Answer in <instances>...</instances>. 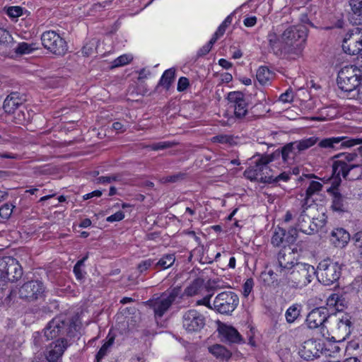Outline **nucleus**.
Here are the masks:
<instances>
[{"label": "nucleus", "instance_id": "f257e3e1", "mask_svg": "<svg viewBox=\"0 0 362 362\" xmlns=\"http://www.w3.org/2000/svg\"><path fill=\"white\" fill-rule=\"evenodd\" d=\"M356 158V153L349 152L340 153L332 157V172L334 177L332 180L331 187L327 191L332 197L331 208L334 211L342 213L348 209L349 198L342 195L338 189L341 182L340 176L349 180H356L361 177V173L356 175H350L352 170L361 165L360 163H353Z\"/></svg>", "mask_w": 362, "mask_h": 362}, {"label": "nucleus", "instance_id": "f03ea898", "mask_svg": "<svg viewBox=\"0 0 362 362\" xmlns=\"http://www.w3.org/2000/svg\"><path fill=\"white\" fill-rule=\"evenodd\" d=\"M280 158H281V155L279 153V149L269 155H255L252 158L254 160V165H250L245 170L244 176L250 181L271 184L272 171L268 165L270 162Z\"/></svg>", "mask_w": 362, "mask_h": 362}, {"label": "nucleus", "instance_id": "7ed1b4c3", "mask_svg": "<svg viewBox=\"0 0 362 362\" xmlns=\"http://www.w3.org/2000/svg\"><path fill=\"white\" fill-rule=\"evenodd\" d=\"M308 37V29L303 25L290 26L281 34L288 59H296L302 55Z\"/></svg>", "mask_w": 362, "mask_h": 362}, {"label": "nucleus", "instance_id": "20e7f679", "mask_svg": "<svg viewBox=\"0 0 362 362\" xmlns=\"http://www.w3.org/2000/svg\"><path fill=\"white\" fill-rule=\"evenodd\" d=\"M77 325L74 317L59 315L53 318L44 329V335L47 339L67 340L74 337Z\"/></svg>", "mask_w": 362, "mask_h": 362}, {"label": "nucleus", "instance_id": "39448f33", "mask_svg": "<svg viewBox=\"0 0 362 362\" xmlns=\"http://www.w3.org/2000/svg\"><path fill=\"white\" fill-rule=\"evenodd\" d=\"M180 294L181 287L175 286L159 297L148 300L146 304L153 309L156 318H161Z\"/></svg>", "mask_w": 362, "mask_h": 362}, {"label": "nucleus", "instance_id": "423d86ee", "mask_svg": "<svg viewBox=\"0 0 362 362\" xmlns=\"http://www.w3.org/2000/svg\"><path fill=\"white\" fill-rule=\"evenodd\" d=\"M361 78V71L357 66H346L338 73L337 85L345 92H352L357 88H359Z\"/></svg>", "mask_w": 362, "mask_h": 362}, {"label": "nucleus", "instance_id": "0eeeda50", "mask_svg": "<svg viewBox=\"0 0 362 362\" xmlns=\"http://www.w3.org/2000/svg\"><path fill=\"white\" fill-rule=\"evenodd\" d=\"M284 276L293 287L303 288L310 284L315 276V269L308 264L299 263Z\"/></svg>", "mask_w": 362, "mask_h": 362}, {"label": "nucleus", "instance_id": "6e6552de", "mask_svg": "<svg viewBox=\"0 0 362 362\" xmlns=\"http://www.w3.org/2000/svg\"><path fill=\"white\" fill-rule=\"evenodd\" d=\"M341 270L338 263L330 259H324L319 263L315 269V276L320 283L330 286L337 282L341 274Z\"/></svg>", "mask_w": 362, "mask_h": 362}, {"label": "nucleus", "instance_id": "1a4fd4ad", "mask_svg": "<svg viewBox=\"0 0 362 362\" xmlns=\"http://www.w3.org/2000/svg\"><path fill=\"white\" fill-rule=\"evenodd\" d=\"M299 263L297 247L291 245L284 246L277 254L276 272L283 276H286Z\"/></svg>", "mask_w": 362, "mask_h": 362}, {"label": "nucleus", "instance_id": "9d476101", "mask_svg": "<svg viewBox=\"0 0 362 362\" xmlns=\"http://www.w3.org/2000/svg\"><path fill=\"white\" fill-rule=\"evenodd\" d=\"M23 269L18 262L11 257H0V278L6 282H14L22 277Z\"/></svg>", "mask_w": 362, "mask_h": 362}, {"label": "nucleus", "instance_id": "9b49d317", "mask_svg": "<svg viewBox=\"0 0 362 362\" xmlns=\"http://www.w3.org/2000/svg\"><path fill=\"white\" fill-rule=\"evenodd\" d=\"M41 41L43 47L55 55L62 56L67 51L66 41L55 31L44 32L41 35Z\"/></svg>", "mask_w": 362, "mask_h": 362}, {"label": "nucleus", "instance_id": "f8f14e48", "mask_svg": "<svg viewBox=\"0 0 362 362\" xmlns=\"http://www.w3.org/2000/svg\"><path fill=\"white\" fill-rule=\"evenodd\" d=\"M239 303L238 295L232 291H223L218 294L214 300V309L221 314H230Z\"/></svg>", "mask_w": 362, "mask_h": 362}, {"label": "nucleus", "instance_id": "ddd939ff", "mask_svg": "<svg viewBox=\"0 0 362 362\" xmlns=\"http://www.w3.org/2000/svg\"><path fill=\"white\" fill-rule=\"evenodd\" d=\"M317 142L318 138L315 136L303 139L300 141L287 144L279 149V153L281 155L283 161L286 163H288L289 160L293 159L294 156L296 154L295 150H297L298 152L305 151L316 144Z\"/></svg>", "mask_w": 362, "mask_h": 362}, {"label": "nucleus", "instance_id": "4468645a", "mask_svg": "<svg viewBox=\"0 0 362 362\" xmlns=\"http://www.w3.org/2000/svg\"><path fill=\"white\" fill-rule=\"evenodd\" d=\"M362 144V139H353L346 136H332L323 139L317 143L321 148L328 151H337L343 148H351Z\"/></svg>", "mask_w": 362, "mask_h": 362}, {"label": "nucleus", "instance_id": "2eb2a0df", "mask_svg": "<svg viewBox=\"0 0 362 362\" xmlns=\"http://www.w3.org/2000/svg\"><path fill=\"white\" fill-rule=\"evenodd\" d=\"M45 288L40 281H30L25 283L18 291L19 298L28 302L44 299Z\"/></svg>", "mask_w": 362, "mask_h": 362}, {"label": "nucleus", "instance_id": "dca6fc26", "mask_svg": "<svg viewBox=\"0 0 362 362\" xmlns=\"http://www.w3.org/2000/svg\"><path fill=\"white\" fill-rule=\"evenodd\" d=\"M342 49L349 55H356L362 51V32L359 28H355L346 34Z\"/></svg>", "mask_w": 362, "mask_h": 362}, {"label": "nucleus", "instance_id": "f3484780", "mask_svg": "<svg viewBox=\"0 0 362 362\" xmlns=\"http://www.w3.org/2000/svg\"><path fill=\"white\" fill-rule=\"evenodd\" d=\"M204 325L205 317L197 310H189L182 315V327L187 332H199Z\"/></svg>", "mask_w": 362, "mask_h": 362}, {"label": "nucleus", "instance_id": "a211bd4d", "mask_svg": "<svg viewBox=\"0 0 362 362\" xmlns=\"http://www.w3.org/2000/svg\"><path fill=\"white\" fill-rule=\"evenodd\" d=\"M325 223V219L310 218L305 211H301L298 218L297 227L302 233L312 235L322 228Z\"/></svg>", "mask_w": 362, "mask_h": 362}, {"label": "nucleus", "instance_id": "6ab92c4d", "mask_svg": "<svg viewBox=\"0 0 362 362\" xmlns=\"http://www.w3.org/2000/svg\"><path fill=\"white\" fill-rule=\"evenodd\" d=\"M228 100L230 107L234 110V116L236 119H243L248 112V103L244 94L242 92H230L228 95Z\"/></svg>", "mask_w": 362, "mask_h": 362}, {"label": "nucleus", "instance_id": "aec40b11", "mask_svg": "<svg viewBox=\"0 0 362 362\" xmlns=\"http://www.w3.org/2000/svg\"><path fill=\"white\" fill-rule=\"evenodd\" d=\"M324 349V344L320 340L308 339L303 342L299 349V355L306 361H313L320 356Z\"/></svg>", "mask_w": 362, "mask_h": 362}, {"label": "nucleus", "instance_id": "412c9836", "mask_svg": "<svg viewBox=\"0 0 362 362\" xmlns=\"http://www.w3.org/2000/svg\"><path fill=\"white\" fill-rule=\"evenodd\" d=\"M269 51L279 58L288 59V56L283 39L279 36L273 30H270L267 35Z\"/></svg>", "mask_w": 362, "mask_h": 362}, {"label": "nucleus", "instance_id": "4be33fe9", "mask_svg": "<svg viewBox=\"0 0 362 362\" xmlns=\"http://www.w3.org/2000/svg\"><path fill=\"white\" fill-rule=\"evenodd\" d=\"M329 317L328 309L325 307H320L313 309L309 313L306 318V322L310 329L318 327L323 329V325Z\"/></svg>", "mask_w": 362, "mask_h": 362}, {"label": "nucleus", "instance_id": "5701e85b", "mask_svg": "<svg viewBox=\"0 0 362 362\" xmlns=\"http://www.w3.org/2000/svg\"><path fill=\"white\" fill-rule=\"evenodd\" d=\"M67 340H56L51 343L48 347L47 359L49 362H57L63 355L68 347Z\"/></svg>", "mask_w": 362, "mask_h": 362}, {"label": "nucleus", "instance_id": "b1692460", "mask_svg": "<svg viewBox=\"0 0 362 362\" xmlns=\"http://www.w3.org/2000/svg\"><path fill=\"white\" fill-rule=\"evenodd\" d=\"M25 100V98L19 93H11L4 100L3 108L6 113L13 114L16 110L23 106Z\"/></svg>", "mask_w": 362, "mask_h": 362}, {"label": "nucleus", "instance_id": "393cba45", "mask_svg": "<svg viewBox=\"0 0 362 362\" xmlns=\"http://www.w3.org/2000/svg\"><path fill=\"white\" fill-rule=\"evenodd\" d=\"M351 317L348 314H344L341 318H339L335 334L339 338V340L345 339L351 334Z\"/></svg>", "mask_w": 362, "mask_h": 362}, {"label": "nucleus", "instance_id": "a878e982", "mask_svg": "<svg viewBox=\"0 0 362 362\" xmlns=\"http://www.w3.org/2000/svg\"><path fill=\"white\" fill-rule=\"evenodd\" d=\"M219 332L226 341L230 343H244V339L238 331L232 326L223 325L219 328Z\"/></svg>", "mask_w": 362, "mask_h": 362}, {"label": "nucleus", "instance_id": "bb28decb", "mask_svg": "<svg viewBox=\"0 0 362 362\" xmlns=\"http://www.w3.org/2000/svg\"><path fill=\"white\" fill-rule=\"evenodd\" d=\"M349 240V233L342 228H335L331 233L330 241L337 247H345Z\"/></svg>", "mask_w": 362, "mask_h": 362}, {"label": "nucleus", "instance_id": "cd10ccee", "mask_svg": "<svg viewBox=\"0 0 362 362\" xmlns=\"http://www.w3.org/2000/svg\"><path fill=\"white\" fill-rule=\"evenodd\" d=\"M204 280L202 278L195 279L184 291V292L179 296L180 298L185 296L192 297L199 294L202 290L204 289Z\"/></svg>", "mask_w": 362, "mask_h": 362}, {"label": "nucleus", "instance_id": "c85d7f7f", "mask_svg": "<svg viewBox=\"0 0 362 362\" xmlns=\"http://www.w3.org/2000/svg\"><path fill=\"white\" fill-rule=\"evenodd\" d=\"M209 352L217 359L227 361L231 357V353L221 344H214L209 347Z\"/></svg>", "mask_w": 362, "mask_h": 362}, {"label": "nucleus", "instance_id": "c756f323", "mask_svg": "<svg viewBox=\"0 0 362 362\" xmlns=\"http://www.w3.org/2000/svg\"><path fill=\"white\" fill-rule=\"evenodd\" d=\"M175 261V254H165L154 264V269L158 270H163L168 269L173 265Z\"/></svg>", "mask_w": 362, "mask_h": 362}, {"label": "nucleus", "instance_id": "7c9ffc66", "mask_svg": "<svg viewBox=\"0 0 362 362\" xmlns=\"http://www.w3.org/2000/svg\"><path fill=\"white\" fill-rule=\"evenodd\" d=\"M260 278L265 286H276L279 285L278 274L272 269L262 272Z\"/></svg>", "mask_w": 362, "mask_h": 362}, {"label": "nucleus", "instance_id": "2f4dec72", "mask_svg": "<svg viewBox=\"0 0 362 362\" xmlns=\"http://www.w3.org/2000/svg\"><path fill=\"white\" fill-rule=\"evenodd\" d=\"M175 78V69L170 68L164 71L159 82L158 86L164 87L166 90H169L171 84Z\"/></svg>", "mask_w": 362, "mask_h": 362}, {"label": "nucleus", "instance_id": "473e14b6", "mask_svg": "<svg viewBox=\"0 0 362 362\" xmlns=\"http://www.w3.org/2000/svg\"><path fill=\"white\" fill-rule=\"evenodd\" d=\"M353 15L356 16V24L362 23V0H349Z\"/></svg>", "mask_w": 362, "mask_h": 362}, {"label": "nucleus", "instance_id": "72a5a7b5", "mask_svg": "<svg viewBox=\"0 0 362 362\" xmlns=\"http://www.w3.org/2000/svg\"><path fill=\"white\" fill-rule=\"evenodd\" d=\"M18 111H15L13 119L16 124H24L30 121V113L24 105Z\"/></svg>", "mask_w": 362, "mask_h": 362}, {"label": "nucleus", "instance_id": "f704fd0d", "mask_svg": "<svg viewBox=\"0 0 362 362\" xmlns=\"http://www.w3.org/2000/svg\"><path fill=\"white\" fill-rule=\"evenodd\" d=\"M177 144V142L173 141H165L157 143H153L148 145H145L143 148H148L152 151H160L167 148H170L175 146Z\"/></svg>", "mask_w": 362, "mask_h": 362}, {"label": "nucleus", "instance_id": "c9c22d12", "mask_svg": "<svg viewBox=\"0 0 362 362\" xmlns=\"http://www.w3.org/2000/svg\"><path fill=\"white\" fill-rule=\"evenodd\" d=\"M37 49L36 43L29 44L25 42L18 43L17 46L13 48L15 52L18 54H30Z\"/></svg>", "mask_w": 362, "mask_h": 362}, {"label": "nucleus", "instance_id": "e433bc0d", "mask_svg": "<svg viewBox=\"0 0 362 362\" xmlns=\"http://www.w3.org/2000/svg\"><path fill=\"white\" fill-rule=\"evenodd\" d=\"M300 305L298 304H294L290 306L285 313V317L286 321L288 323L293 322L300 315Z\"/></svg>", "mask_w": 362, "mask_h": 362}, {"label": "nucleus", "instance_id": "4c0bfd02", "mask_svg": "<svg viewBox=\"0 0 362 362\" xmlns=\"http://www.w3.org/2000/svg\"><path fill=\"white\" fill-rule=\"evenodd\" d=\"M272 75V72L267 66H260L257 71L256 77L260 84L265 85L269 81Z\"/></svg>", "mask_w": 362, "mask_h": 362}, {"label": "nucleus", "instance_id": "58836bf2", "mask_svg": "<svg viewBox=\"0 0 362 362\" xmlns=\"http://www.w3.org/2000/svg\"><path fill=\"white\" fill-rule=\"evenodd\" d=\"M115 341V338L111 337L106 341L95 356V361L100 362L101 360L107 354L109 349L112 346Z\"/></svg>", "mask_w": 362, "mask_h": 362}, {"label": "nucleus", "instance_id": "ea45409f", "mask_svg": "<svg viewBox=\"0 0 362 362\" xmlns=\"http://www.w3.org/2000/svg\"><path fill=\"white\" fill-rule=\"evenodd\" d=\"M286 231L284 229L277 228L272 238V243L274 246H279L284 241L286 242Z\"/></svg>", "mask_w": 362, "mask_h": 362}, {"label": "nucleus", "instance_id": "a19ab883", "mask_svg": "<svg viewBox=\"0 0 362 362\" xmlns=\"http://www.w3.org/2000/svg\"><path fill=\"white\" fill-rule=\"evenodd\" d=\"M0 45L12 47L13 42V38L9 32L4 28H0Z\"/></svg>", "mask_w": 362, "mask_h": 362}, {"label": "nucleus", "instance_id": "79ce46f5", "mask_svg": "<svg viewBox=\"0 0 362 362\" xmlns=\"http://www.w3.org/2000/svg\"><path fill=\"white\" fill-rule=\"evenodd\" d=\"M322 185L317 181H311L305 191V196L310 198L314 194L318 193L322 190Z\"/></svg>", "mask_w": 362, "mask_h": 362}, {"label": "nucleus", "instance_id": "37998d69", "mask_svg": "<svg viewBox=\"0 0 362 362\" xmlns=\"http://www.w3.org/2000/svg\"><path fill=\"white\" fill-rule=\"evenodd\" d=\"M155 261L152 259H147L142 260L141 262H139L137 265V270L139 271V274H143L145 272H146L149 268L151 267H154Z\"/></svg>", "mask_w": 362, "mask_h": 362}, {"label": "nucleus", "instance_id": "c03bdc74", "mask_svg": "<svg viewBox=\"0 0 362 362\" xmlns=\"http://www.w3.org/2000/svg\"><path fill=\"white\" fill-rule=\"evenodd\" d=\"M187 177L185 173L179 172L163 178L165 182H177L185 180Z\"/></svg>", "mask_w": 362, "mask_h": 362}, {"label": "nucleus", "instance_id": "a18cd8bd", "mask_svg": "<svg viewBox=\"0 0 362 362\" xmlns=\"http://www.w3.org/2000/svg\"><path fill=\"white\" fill-rule=\"evenodd\" d=\"M13 206L11 204H9L8 203L4 204L1 208H0V216L3 218L8 219L13 211Z\"/></svg>", "mask_w": 362, "mask_h": 362}, {"label": "nucleus", "instance_id": "49530a36", "mask_svg": "<svg viewBox=\"0 0 362 362\" xmlns=\"http://www.w3.org/2000/svg\"><path fill=\"white\" fill-rule=\"evenodd\" d=\"M7 15L11 18H17L23 14V8L21 6H10L6 11Z\"/></svg>", "mask_w": 362, "mask_h": 362}, {"label": "nucleus", "instance_id": "de8ad7c7", "mask_svg": "<svg viewBox=\"0 0 362 362\" xmlns=\"http://www.w3.org/2000/svg\"><path fill=\"white\" fill-rule=\"evenodd\" d=\"M119 180V176L117 175H112L109 176H101L96 179L97 183L105 184L111 183L112 182Z\"/></svg>", "mask_w": 362, "mask_h": 362}, {"label": "nucleus", "instance_id": "09e8293b", "mask_svg": "<svg viewBox=\"0 0 362 362\" xmlns=\"http://www.w3.org/2000/svg\"><path fill=\"white\" fill-rule=\"evenodd\" d=\"M212 141L220 144H230L233 141V138L231 136L221 134L214 136Z\"/></svg>", "mask_w": 362, "mask_h": 362}, {"label": "nucleus", "instance_id": "8fccbe9b", "mask_svg": "<svg viewBox=\"0 0 362 362\" xmlns=\"http://www.w3.org/2000/svg\"><path fill=\"white\" fill-rule=\"evenodd\" d=\"M294 95L292 89H288L279 96V100L284 103H291L293 100Z\"/></svg>", "mask_w": 362, "mask_h": 362}, {"label": "nucleus", "instance_id": "3c124183", "mask_svg": "<svg viewBox=\"0 0 362 362\" xmlns=\"http://www.w3.org/2000/svg\"><path fill=\"white\" fill-rule=\"evenodd\" d=\"M298 236V230L296 228H291L288 232H286V243L292 244L293 243L297 238Z\"/></svg>", "mask_w": 362, "mask_h": 362}, {"label": "nucleus", "instance_id": "603ef678", "mask_svg": "<svg viewBox=\"0 0 362 362\" xmlns=\"http://www.w3.org/2000/svg\"><path fill=\"white\" fill-rule=\"evenodd\" d=\"M131 60L132 58H129L127 55H122L114 60L112 66L117 67L127 64Z\"/></svg>", "mask_w": 362, "mask_h": 362}, {"label": "nucleus", "instance_id": "864d4df0", "mask_svg": "<svg viewBox=\"0 0 362 362\" xmlns=\"http://www.w3.org/2000/svg\"><path fill=\"white\" fill-rule=\"evenodd\" d=\"M289 179H290V173H286V172H284L277 176H274L273 174L272 173V180H271V184L272 183H277L280 181L287 182Z\"/></svg>", "mask_w": 362, "mask_h": 362}, {"label": "nucleus", "instance_id": "5fc2aeb1", "mask_svg": "<svg viewBox=\"0 0 362 362\" xmlns=\"http://www.w3.org/2000/svg\"><path fill=\"white\" fill-rule=\"evenodd\" d=\"M254 286V281L252 278L247 279L243 284V296L247 297L251 293Z\"/></svg>", "mask_w": 362, "mask_h": 362}, {"label": "nucleus", "instance_id": "6e6d98bb", "mask_svg": "<svg viewBox=\"0 0 362 362\" xmlns=\"http://www.w3.org/2000/svg\"><path fill=\"white\" fill-rule=\"evenodd\" d=\"M189 80L186 77H180L178 80L177 89L180 92L185 90L189 86Z\"/></svg>", "mask_w": 362, "mask_h": 362}, {"label": "nucleus", "instance_id": "4d7b16f0", "mask_svg": "<svg viewBox=\"0 0 362 362\" xmlns=\"http://www.w3.org/2000/svg\"><path fill=\"white\" fill-rule=\"evenodd\" d=\"M124 218V214L122 211H119L115 214L108 216L106 218L107 222H115L122 221Z\"/></svg>", "mask_w": 362, "mask_h": 362}, {"label": "nucleus", "instance_id": "13d9d810", "mask_svg": "<svg viewBox=\"0 0 362 362\" xmlns=\"http://www.w3.org/2000/svg\"><path fill=\"white\" fill-rule=\"evenodd\" d=\"M211 48H212V47L209 43L204 45L202 47H201L198 50V52L197 53V57H202L205 56L211 51Z\"/></svg>", "mask_w": 362, "mask_h": 362}, {"label": "nucleus", "instance_id": "bf43d9fd", "mask_svg": "<svg viewBox=\"0 0 362 362\" xmlns=\"http://www.w3.org/2000/svg\"><path fill=\"white\" fill-rule=\"evenodd\" d=\"M353 153H356L357 155V158L353 162V163H355V164H358L360 163L361 165L359 168H356L355 169H359V172L358 173H361L362 174V159H361L358 162V155H360V156L362 158V146H361L360 147H358L356 151H354Z\"/></svg>", "mask_w": 362, "mask_h": 362}, {"label": "nucleus", "instance_id": "052dcab7", "mask_svg": "<svg viewBox=\"0 0 362 362\" xmlns=\"http://www.w3.org/2000/svg\"><path fill=\"white\" fill-rule=\"evenodd\" d=\"M353 240L356 247L362 248V231H358L354 234Z\"/></svg>", "mask_w": 362, "mask_h": 362}, {"label": "nucleus", "instance_id": "680f3d73", "mask_svg": "<svg viewBox=\"0 0 362 362\" xmlns=\"http://www.w3.org/2000/svg\"><path fill=\"white\" fill-rule=\"evenodd\" d=\"M211 296H212V294L206 295L202 299L197 300V304L205 305L208 308H211L212 307L210 305V298H211Z\"/></svg>", "mask_w": 362, "mask_h": 362}, {"label": "nucleus", "instance_id": "e2e57ef3", "mask_svg": "<svg viewBox=\"0 0 362 362\" xmlns=\"http://www.w3.org/2000/svg\"><path fill=\"white\" fill-rule=\"evenodd\" d=\"M256 23L257 18L255 16L246 17L243 21V23L246 27H252Z\"/></svg>", "mask_w": 362, "mask_h": 362}, {"label": "nucleus", "instance_id": "0e129e2a", "mask_svg": "<svg viewBox=\"0 0 362 362\" xmlns=\"http://www.w3.org/2000/svg\"><path fill=\"white\" fill-rule=\"evenodd\" d=\"M333 300L335 301L336 309L339 311L342 310L343 305L340 303L341 299L339 296L335 294L332 295V296L329 299V301L332 302Z\"/></svg>", "mask_w": 362, "mask_h": 362}, {"label": "nucleus", "instance_id": "69168bd1", "mask_svg": "<svg viewBox=\"0 0 362 362\" xmlns=\"http://www.w3.org/2000/svg\"><path fill=\"white\" fill-rule=\"evenodd\" d=\"M103 194L102 191L100 190H95L90 193L86 194L83 196V200H87L94 197H100Z\"/></svg>", "mask_w": 362, "mask_h": 362}, {"label": "nucleus", "instance_id": "338daca9", "mask_svg": "<svg viewBox=\"0 0 362 362\" xmlns=\"http://www.w3.org/2000/svg\"><path fill=\"white\" fill-rule=\"evenodd\" d=\"M74 273L78 280H83L85 278L86 272L81 268L74 267Z\"/></svg>", "mask_w": 362, "mask_h": 362}, {"label": "nucleus", "instance_id": "774afa93", "mask_svg": "<svg viewBox=\"0 0 362 362\" xmlns=\"http://www.w3.org/2000/svg\"><path fill=\"white\" fill-rule=\"evenodd\" d=\"M218 64L226 69H229L232 67L233 64L225 59H221L218 61Z\"/></svg>", "mask_w": 362, "mask_h": 362}]
</instances>
